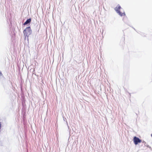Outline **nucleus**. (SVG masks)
Returning a JSON list of instances; mask_svg holds the SVG:
<instances>
[{
	"label": "nucleus",
	"mask_w": 152,
	"mask_h": 152,
	"mask_svg": "<svg viewBox=\"0 0 152 152\" xmlns=\"http://www.w3.org/2000/svg\"><path fill=\"white\" fill-rule=\"evenodd\" d=\"M32 31L31 28L30 26L26 27L23 31V33L24 36H25V38L27 37L28 38L29 36L31 34Z\"/></svg>",
	"instance_id": "obj_1"
},
{
	"label": "nucleus",
	"mask_w": 152,
	"mask_h": 152,
	"mask_svg": "<svg viewBox=\"0 0 152 152\" xmlns=\"http://www.w3.org/2000/svg\"><path fill=\"white\" fill-rule=\"evenodd\" d=\"M121 8V6L118 5L115 9L116 11L121 16H124L125 15V12H121L120 11V9Z\"/></svg>",
	"instance_id": "obj_2"
},
{
	"label": "nucleus",
	"mask_w": 152,
	"mask_h": 152,
	"mask_svg": "<svg viewBox=\"0 0 152 152\" xmlns=\"http://www.w3.org/2000/svg\"><path fill=\"white\" fill-rule=\"evenodd\" d=\"M133 141L134 144L137 145L138 143H140L141 142V140L138 137H134L133 138Z\"/></svg>",
	"instance_id": "obj_3"
},
{
	"label": "nucleus",
	"mask_w": 152,
	"mask_h": 152,
	"mask_svg": "<svg viewBox=\"0 0 152 152\" xmlns=\"http://www.w3.org/2000/svg\"><path fill=\"white\" fill-rule=\"evenodd\" d=\"M31 21V18H29L27 20L23 23V25H26L28 23H30Z\"/></svg>",
	"instance_id": "obj_4"
},
{
	"label": "nucleus",
	"mask_w": 152,
	"mask_h": 152,
	"mask_svg": "<svg viewBox=\"0 0 152 152\" xmlns=\"http://www.w3.org/2000/svg\"><path fill=\"white\" fill-rule=\"evenodd\" d=\"M2 74L1 72H0V76H2Z\"/></svg>",
	"instance_id": "obj_5"
},
{
	"label": "nucleus",
	"mask_w": 152,
	"mask_h": 152,
	"mask_svg": "<svg viewBox=\"0 0 152 152\" xmlns=\"http://www.w3.org/2000/svg\"><path fill=\"white\" fill-rule=\"evenodd\" d=\"M151 136L152 137V134H151Z\"/></svg>",
	"instance_id": "obj_6"
}]
</instances>
